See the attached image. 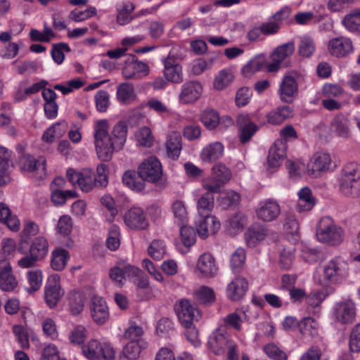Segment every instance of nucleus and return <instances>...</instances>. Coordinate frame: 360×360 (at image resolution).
I'll use <instances>...</instances> for the list:
<instances>
[{
    "label": "nucleus",
    "instance_id": "obj_1",
    "mask_svg": "<svg viewBox=\"0 0 360 360\" xmlns=\"http://www.w3.org/2000/svg\"><path fill=\"white\" fill-rule=\"evenodd\" d=\"M127 136L128 125L125 121L120 120L110 128L108 120H95L93 138L98 158L104 162L110 160L115 153L124 148Z\"/></svg>",
    "mask_w": 360,
    "mask_h": 360
},
{
    "label": "nucleus",
    "instance_id": "obj_2",
    "mask_svg": "<svg viewBox=\"0 0 360 360\" xmlns=\"http://www.w3.org/2000/svg\"><path fill=\"white\" fill-rule=\"evenodd\" d=\"M347 276L346 262L340 257H335L322 265L314 279L322 287L328 288L342 282Z\"/></svg>",
    "mask_w": 360,
    "mask_h": 360
},
{
    "label": "nucleus",
    "instance_id": "obj_3",
    "mask_svg": "<svg viewBox=\"0 0 360 360\" xmlns=\"http://www.w3.org/2000/svg\"><path fill=\"white\" fill-rule=\"evenodd\" d=\"M340 192L346 196H360V165L349 163L345 165L337 177Z\"/></svg>",
    "mask_w": 360,
    "mask_h": 360
},
{
    "label": "nucleus",
    "instance_id": "obj_4",
    "mask_svg": "<svg viewBox=\"0 0 360 360\" xmlns=\"http://www.w3.org/2000/svg\"><path fill=\"white\" fill-rule=\"evenodd\" d=\"M317 240L329 245H338L344 240L343 229L329 217H322L316 229Z\"/></svg>",
    "mask_w": 360,
    "mask_h": 360
},
{
    "label": "nucleus",
    "instance_id": "obj_5",
    "mask_svg": "<svg viewBox=\"0 0 360 360\" xmlns=\"http://www.w3.org/2000/svg\"><path fill=\"white\" fill-rule=\"evenodd\" d=\"M82 350L83 354L90 360H112L116 354V351L110 342L96 339H91L83 345Z\"/></svg>",
    "mask_w": 360,
    "mask_h": 360
},
{
    "label": "nucleus",
    "instance_id": "obj_6",
    "mask_svg": "<svg viewBox=\"0 0 360 360\" xmlns=\"http://www.w3.org/2000/svg\"><path fill=\"white\" fill-rule=\"evenodd\" d=\"M66 176L73 186H77L83 192H90L96 186V176L91 169L83 168L77 170L68 168Z\"/></svg>",
    "mask_w": 360,
    "mask_h": 360
},
{
    "label": "nucleus",
    "instance_id": "obj_7",
    "mask_svg": "<svg viewBox=\"0 0 360 360\" xmlns=\"http://www.w3.org/2000/svg\"><path fill=\"white\" fill-rule=\"evenodd\" d=\"M175 311L179 322L184 327L191 326L201 316L198 308L187 299H181L176 304Z\"/></svg>",
    "mask_w": 360,
    "mask_h": 360
},
{
    "label": "nucleus",
    "instance_id": "obj_8",
    "mask_svg": "<svg viewBox=\"0 0 360 360\" xmlns=\"http://www.w3.org/2000/svg\"><path fill=\"white\" fill-rule=\"evenodd\" d=\"M333 161L328 153L319 151L310 158L307 172L311 178H318L332 169Z\"/></svg>",
    "mask_w": 360,
    "mask_h": 360
},
{
    "label": "nucleus",
    "instance_id": "obj_9",
    "mask_svg": "<svg viewBox=\"0 0 360 360\" xmlns=\"http://www.w3.org/2000/svg\"><path fill=\"white\" fill-rule=\"evenodd\" d=\"M123 221L127 229L133 231L146 230L149 226V221L144 210L139 206H133L125 211Z\"/></svg>",
    "mask_w": 360,
    "mask_h": 360
},
{
    "label": "nucleus",
    "instance_id": "obj_10",
    "mask_svg": "<svg viewBox=\"0 0 360 360\" xmlns=\"http://www.w3.org/2000/svg\"><path fill=\"white\" fill-rule=\"evenodd\" d=\"M356 314V304L351 299H345L337 302L333 308L334 320L341 324L352 323L355 319Z\"/></svg>",
    "mask_w": 360,
    "mask_h": 360
},
{
    "label": "nucleus",
    "instance_id": "obj_11",
    "mask_svg": "<svg viewBox=\"0 0 360 360\" xmlns=\"http://www.w3.org/2000/svg\"><path fill=\"white\" fill-rule=\"evenodd\" d=\"M138 173L143 181L157 183L162 176V165L155 157H149L139 165Z\"/></svg>",
    "mask_w": 360,
    "mask_h": 360
},
{
    "label": "nucleus",
    "instance_id": "obj_12",
    "mask_svg": "<svg viewBox=\"0 0 360 360\" xmlns=\"http://www.w3.org/2000/svg\"><path fill=\"white\" fill-rule=\"evenodd\" d=\"M195 226L198 236L205 239L214 235L220 229L221 223L214 215L197 216L195 220Z\"/></svg>",
    "mask_w": 360,
    "mask_h": 360
},
{
    "label": "nucleus",
    "instance_id": "obj_13",
    "mask_svg": "<svg viewBox=\"0 0 360 360\" xmlns=\"http://www.w3.org/2000/svg\"><path fill=\"white\" fill-rule=\"evenodd\" d=\"M203 91L202 84L197 80L188 81L181 86L179 101L184 105L193 104L201 97Z\"/></svg>",
    "mask_w": 360,
    "mask_h": 360
},
{
    "label": "nucleus",
    "instance_id": "obj_14",
    "mask_svg": "<svg viewBox=\"0 0 360 360\" xmlns=\"http://www.w3.org/2000/svg\"><path fill=\"white\" fill-rule=\"evenodd\" d=\"M64 292L61 290L60 276L53 274L49 276L44 287V300L49 308H54Z\"/></svg>",
    "mask_w": 360,
    "mask_h": 360
},
{
    "label": "nucleus",
    "instance_id": "obj_15",
    "mask_svg": "<svg viewBox=\"0 0 360 360\" xmlns=\"http://www.w3.org/2000/svg\"><path fill=\"white\" fill-rule=\"evenodd\" d=\"M230 336L224 328H219L209 337L207 347L209 349L216 355H221L225 353L227 347L233 343Z\"/></svg>",
    "mask_w": 360,
    "mask_h": 360
},
{
    "label": "nucleus",
    "instance_id": "obj_16",
    "mask_svg": "<svg viewBox=\"0 0 360 360\" xmlns=\"http://www.w3.org/2000/svg\"><path fill=\"white\" fill-rule=\"evenodd\" d=\"M297 75L295 73H288L285 75L280 84L278 94L283 102H292L298 92V84L297 82Z\"/></svg>",
    "mask_w": 360,
    "mask_h": 360
},
{
    "label": "nucleus",
    "instance_id": "obj_17",
    "mask_svg": "<svg viewBox=\"0 0 360 360\" xmlns=\"http://www.w3.org/2000/svg\"><path fill=\"white\" fill-rule=\"evenodd\" d=\"M18 285V281L13 272L8 259H0V290L4 292H12Z\"/></svg>",
    "mask_w": 360,
    "mask_h": 360
},
{
    "label": "nucleus",
    "instance_id": "obj_18",
    "mask_svg": "<svg viewBox=\"0 0 360 360\" xmlns=\"http://www.w3.org/2000/svg\"><path fill=\"white\" fill-rule=\"evenodd\" d=\"M280 214L281 207L278 202L272 199L260 201L256 209V214L258 219L266 222L276 220Z\"/></svg>",
    "mask_w": 360,
    "mask_h": 360
},
{
    "label": "nucleus",
    "instance_id": "obj_19",
    "mask_svg": "<svg viewBox=\"0 0 360 360\" xmlns=\"http://www.w3.org/2000/svg\"><path fill=\"white\" fill-rule=\"evenodd\" d=\"M287 146L282 139H277L270 148L267 158V169L274 171L278 168L286 156Z\"/></svg>",
    "mask_w": 360,
    "mask_h": 360
},
{
    "label": "nucleus",
    "instance_id": "obj_20",
    "mask_svg": "<svg viewBox=\"0 0 360 360\" xmlns=\"http://www.w3.org/2000/svg\"><path fill=\"white\" fill-rule=\"evenodd\" d=\"M89 308L91 316L97 324L103 325L109 319V309L103 297L98 295L94 296Z\"/></svg>",
    "mask_w": 360,
    "mask_h": 360
},
{
    "label": "nucleus",
    "instance_id": "obj_21",
    "mask_svg": "<svg viewBox=\"0 0 360 360\" xmlns=\"http://www.w3.org/2000/svg\"><path fill=\"white\" fill-rule=\"evenodd\" d=\"M328 50L330 55L340 58L345 57L354 51L352 40L346 37H338L328 41Z\"/></svg>",
    "mask_w": 360,
    "mask_h": 360
},
{
    "label": "nucleus",
    "instance_id": "obj_22",
    "mask_svg": "<svg viewBox=\"0 0 360 360\" xmlns=\"http://www.w3.org/2000/svg\"><path fill=\"white\" fill-rule=\"evenodd\" d=\"M45 163L44 158L40 157L37 159L28 154L22 155L19 160V166L22 171L36 172L39 177L45 174Z\"/></svg>",
    "mask_w": 360,
    "mask_h": 360
},
{
    "label": "nucleus",
    "instance_id": "obj_23",
    "mask_svg": "<svg viewBox=\"0 0 360 360\" xmlns=\"http://www.w3.org/2000/svg\"><path fill=\"white\" fill-rule=\"evenodd\" d=\"M218 268L215 259L209 252L202 254L196 263L197 272L203 277H212L217 274Z\"/></svg>",
    "mask_w": 360,
    "mask_h": 360
},
{
    "label": "nucleus",
    "instance_id": "obj_24",
    "mask_svg": "<svg viewBox=\"0 0 360 360\" xmlns=\"http://www.w3.org/2000/svg\"><path fill=\"white\" fill-rule=\"evenodd\" d=\"M196 236L194 229L188 226H182L180 228L179 240L175 242L176 250L181 254H186L190 248L195 243Z\"/></svg>",
    "mask_w": 360,
    "mask_h": 360
},
{
    "label": "nucleus",
    "instance_id": "obj_25",
    "mask_svg": "<svg viewBox=\"0 0 360 360\" xmlns=\"http://www.w3.org/2000/svg\"><path fill=\"white\" fill-rule=\"evenodd\" d=\"M248 289V281L244 277L237 276L227 285L226 295L231 300L238 301L244 297Z\"/></svg>",
    "mask_w": 360,
    "mask_h": 360
},
{
    "label": "nucleus",
    "instance_id": "obj_26",
    "mask_svg": "<svg viewBox=\"0 0 360 360\" xmlns=\"http://www.w3.org/2000/svg\"><path fill=\"white\" fill-rule=\"evenodd\" d=\"M224 153V146L222 143L215 141L207 144L200 153V160L205 163H212L221 159Z\"/></svg>",
    "mask_w": 360,
    "mask_h": 360
},
{
    "label": "nucleus",
    "instance_id": "obj_27",
    "mask_svg": "<svg viewBox=\"0 0 360 360\" xmlns=\"http://www.w3.org/2000/svg\"><path fill=\"white\" fill-rule=\"evenodd\" d=\"M149 72V66L141 60H133L127 63L122 70V75L127 79H141Z\"/></svg>",
    "mask_w": 360,
    "mask_h": 360
},
{
    "label": "nucleus",
    "instance_id": "obj_28",
    "mask_svg": "<svg viewBox=\"0 0 360 360\" xmlns=\"http://www.w3.org/2000/svg\"><path fill=\"white\" fill-rule=\"evenodd\" d=\"M140 270L131 265L120 264L111 268L109 271V276L117 285L122 286L126 279L131 275H136Z\"/></svg>",
    "mask_w": 360,
    "mask_h": 360
},
{
    "label": "nucleus",
    "instance_id": "obj_29",
    "mask_svg": "<svg viewBox=\"0 0 360 360\" xmlns=\"http://www.w3.org/2000/svg\"><path fill=\"white\" fill-rule=\"evenodd\" d=\"M238 124L239 126V139L243 143L249 141L258 130V127L250 120L248 115H239Z\"/></svg>",
    "mask_w": 360,
    "mask_h": 360
},
{
    "label": "nucleus",
    "instance_id": "obj_30",
    "mask_svg": "<svg viewBox=\"0 0 360 360\" xmlns=\"http://www.w3.org/2000/svg\"><path fill=\"white\" fill-rule=\"evenodd\" d=\"M266 234L267 231L262 225L252 224L245 233V243L248 247L255 248L265 239Z\"/></svg>",
    "mask_w": 360,
    "mask_h": 360
},
{
    "label": "nucleus",
    "instance_id": "obj_31",
    "mask_svg": "<svg viewBox=\"0 0 360 360\" xmlns=\"http://www.w3.org/2000/svg\"><path fill=\"white\" fill-rule=\"evenodd\" d=\"M293 116V110L289 106H279L266 114V122L271 125H280Z\"/></svg>",
    "mask_w": 360,
    "mask_h": 360
},
{
    "label": "nucleus",
    "instance_id": "obj_32",
    "mask_svg": "<svg viewBox=\"0 0 360 360\" xmlns=\"http://www.w3.org/2000/svg\"><path fill=\"white\" fill-rule=\"evenodd\" d=\"M330 131L338 137L343 139L350 137L351 131L348 119L342 115L335 116L330 124Z\"/></svg>",
    "mask_w": 360,
    "mask_h": 360
},
{
    "label": "nucleus",
    "instance_id": "obj_33",
    "mask_svg": "<svg viewBox=\"0 0 360 360\" xmlns=\"http://www.w3.org/2000/svg\"><path fill=\"white\" fill-rule=\"evenodd\" d=\"M170 54L162 60L165 68L164 76L168 82L181 83L183 81L182 68L178 64L172 63Z\"/></svg>",
    "mask_w": 360,
    "mask_h": 360
},
{
    "label": "nucleus",
    "instance_id": "obj_34",
    "mask_svg": "<svg viewBox=\"0 0 360 360\" xmlns=\"http://www.w3.org/2000/svg\"><path fill=\"white\" fill-rule=\"evenodd\" d=\"M297 210L300 212L310 211L316 205V198L313 196L311 190L304 187L298 193Z\"/></svg>",
    "mask_w": 360,
    "mask_h": 360
},
{
    "label": "nucleus",
    "instance_id": "obj_35",
    "mask_svg": "<svg viewBox=\"0 0 360 360\" xmlns=\"http://www.w3.org/2000/svg\"><path fill=\"white\" fill-rule=\"evenodd\" d=\"M70 257V253L64 248L61 247L54 248L51 254V267L57 271L63 270Z\"/></svg>",
    "mask_w": 360,
    "mask_h": 360
},
{
    "label": "nucleus",
    "instance_id": "obj_36",
    "mask_svg": "<svg viewBox=\"0 0 360 360\" xmlns=\"http://www.w3.org/2000/svg\"><path fill=\"white\" fill-rule=\"evenodd\" d=\"M248 223L247 217L241 212H237L229 218L226 226L229 234L235 236L241 233Z\"/></svg>",
    "mask_w": 360,
    "mask_h": 360
},
{
    "label": "nucleus",
    "instance_id": "obj_37",
    "mask_svg": "<svg viewBox=\"0 0 360 360\" xmlns=\"http://www.w3.org/2000/svg\"><path fill=\"white\" fill-rule=\"evenodd\" d=\"M68 124L65 120H60L48 128L42 136L46 143H53L56 139L61 138L66 132Z\"/></svg>",
    "mask_w": 360,
    "mask_h": 360
},
{
    "label": "nucleus",
    "instance_id": "obj_38",
    "mask_svg": "<svg viewBox=\"0 0 360 360\" xmlns=\"http://www.w3.org/2000/svg\"><path fill=\"white\" fill-rule=\"evenodd\" d=\"M134 276H136L133 282L136 285L137 295L143 300L150 299L153 291L157 289L149 285V279L146 276L140 275L139 272Z\"/></svg>",
    "mask_w": 360,
    "mask_h": 360
},
{
    "label": "nucleus",
    "instance_id": "obj_39",
    "mask_svg": "<svg viewBox=\"0 0 360 360\" xmlns=\"http://www.w3.org/2000/svg\"><path fill=\"white\" fill-rule=\"evenodd\" d=\"M49 242L44 236L35 237L32 241L29 252L39 261L46 257L49 252Z\"/></svg>",
    "mask_w": 360,
    "mask_h": 360
},
{
    "label": "nucleus",
    "instance_id": "obj_40",
    "mask_svg": "<svg viewBox=\"0 0 360 360\" xmlns=\"http://www.w3.org/2000/svg\"><path fill=\"white\" fill-rule=\"evenodd\" d=\"M148 347V342L146 340L137 341H129L123 349L124 356L129 360L137 359L141 352Z\"/></svg>",
    "mask_w": 360,
    "mask_h": 360
},
{
    "label": "nucleus",
    "instance_id": "obj_41",
    "mask_svg": "<svg viewBox=\"0 0 360 360\" xmlns=\"http://www.w3.org/2000/svg\"><path fill=\"white\" fill-rule=\"evenodd\" d=\"M235 78L234 73L229 68H224L219 71L213 81V87L217 91L227 88Z\"/></svg>",
    "mask_w": 360,
    "mask_h": 360
},
{
    "label": "nucleus",
    "instance_id": "obj_42",
    "mask_svg": "<svg viewBox=\"0 0 360 360\" xmlns=\"http://www.w3.org/2000/svg\"><path fill=\"white\" fill-rule=\"evenodd\" d=\"M117 101L122 104H129L136 99V94L132 84L124 82L120 84L116 91Z\"/></svg>",
    "mask_w": 360,
    "mask_h": 360
},
{
    "label": "nucleus",
    "instance_id": "obj_43",
    "mask_svg": "<svg viewBox=\"0 0 360 360\" xmlns=\"http://www.w3.org/2000/svg\"><path fill=\"white\" fill-rule=\"evenodd\" d=\"M266 65V57L259 54L252 58L241 70L242 75L250 77L257 72L261 70Z\"/></svg>",
    "mask_w": 360,
    "mask_h": 360
},
{
    "label": "nucleus",
    "instance_id": "obj_44",
    "mask_svg": "<svg viewBox=\"0 0 360 360\" xmlns=\"http://www.w3.org/2000/svg\"><path fill=\"white\" fill-rule=\"evenodd\" d=\"M344 27L353 34L360 33V9L354 10L342 20Z\"/></svg>",
    "mask_w": 360,
    "mask_h": 360
},
{
    "label": "nucleus",
    "instance_id": "obj_45",
    "mask_svg": "<svg viewBox=\"0 0 360 360\" xmlns=\"http://www.w3.org/2000/svg\"><path fill=\"white\" fill-rule=\"evenodd\" d=\"M68 301L69 311L72 315H78L83 311L84 297L80 292L77 290L70 292L68 295Z\"/></svg>",
    "mask_w": 360,
    "mask_h": 360
},
{
    "label": "nucleus",
    "instance_id": "obj_46",
    "mask_svg": "<svg viewBox=\"0 0 360 360\" xmlns=\"http://www.w3.org/2000/svg\"><path fill=\"white\" fill-rule=\"evenodd\" d=\"M214 205L213 194L210 193H203L197 201V216L212 214Z\"/></svg>",
    "mask_w": 360,
    "mask_h": 360
},
{
    "label": "nucleus",
    "instance_id": "obj_47",
    "mask_svg": "<svg viewBox=\"0 0 360 360\" xmlns=\"http://www.w3.org/2000/svg\"><path fill=\"white\" fill-rule=\"evenodd\" d=\"M166 148L170 158L174 160L179 158L181 150V137L179 134L172 132L168 136Z\"/></svg>",
    "mask_w": 360,
    "mask_h": 360
},
{
    "label": "nucleus",
    "instance_id": "obj_48",
    "mask_svg": "<svg viewBox=\"0 0 360 360\" xmlns=\"http://www.w3.org/2000/svg\"><path fill=\"white\" fill-rule=\"evenodd\" d=\"M11 152L0 146V186L6 185L8 180V169Z\"/></svg>",
    "mask_w": 360,
    "mask_h": 360
},
{
    "label": "nucleus",
    "instance_id": "obj_49",
    "mask_svg": "<svg viewBox=\"0 0 360 360\" xmlns=\"http://www.w3.org/2000/svg\"><path fill=\"white\" fill-rule=\"evenodd\" d=\"M28 287L25 288L26 291L29 293H33L39 290L42 284L43 274L39 269L30 270L26 274Z\"/></svg>",
    "mask_w": 360,
    "mask_h": 360
},
{
    "label": "nucleus",
    "instance_id": "obj_50",
    "mask_svg": "<svg viewBox=\"0 0 360 360\" xmlns=\"http://www.w3.org/2000/svg\"><path fill=\"white\" fill-rule=\"evenodd\" d=\"M295 259V250L293 247H284L279 252L278 263L284 269H290Z\"/></svg>",
    "mask_w": 360,
    "mask_h": 360
},
{
    "label": "nucleus",
    "instance_id": "obj_51",
    "mask_svg": "<svg viewBox=\"0 0 360 360\" xmlns=\"http://www.w3.org/2000/svg\"><path fill=\"white\" fill-rule=\"evenodd\" d=\"M39 231L40 229L37 224L31 220L25 221L23 229L21 232V240L18 248V252L21 254H25L26 251L22 245L24 239H28L32 236H37L39 233Z\"/></svg>",
    "mask_w": 360,
    "mask_h": 360
},
{
    "label": "nucleus",
    "instance_id": "obj_52",
    "mask_svg": "<svg viewBox=\"0 0 360 360\" xmlns=\"http://www.w3.org/2000/svg\"><path fill=\"white\" fill-rule=\"evenodd\" d=\"M134 139L139 145L147 148L152 146L154 142L151 129L146 126L140 127L135 131Z\"/></svg>",
    "mask_w": 360,
    "mask_h": 360
},
{
    "label": "nucleus",
    "instance_id": "obj_53",
    "mask_svg": "<svg viewBox=\"0 0 360 360\" xmlns=\"http://www.w3.org/2000/svg\"><path fill=\"white\" fill-rule=\"evenodd\" d=\"M96 15V8L93 6H89L84 10L73 9L70 12L68 18L75 22H80L94 17Z\"/></svg>",
    "mask_w": 360,
    "mask_h": 360
},
{
    "label": "nucleus",
    "instance_id": "obj_54",
    "mask_svg": "<svg viewBox=\"0 0 360 360\" xmlns=\"http://www.w3.org/2000/svg\"><path fill=\"white\" fill-rule=\"evenodd\" d=\"M171 209L176 221L180 224H184L188 222V212L184 201L180 200H174Z\"/></svg>",
    "mask_w": 360,
    "mask_h": 360
},
{
    "label": "nucleus",
    "instance_id": "obj_55",
    "mask_svg": "<svg viewBox=\"0 0 360 360\" xmlns=\"http://www.w3.org/2000/svg\"><path fill=\"white\" fill-rule=\"evenodd\" d=\"M122 182L128 188L135 191H141L145 188V183L142 180L136 179V172L132 170H127L124 173Z\"/></svg>",
    "mask_w": 360,
    "mask_h": 360
},
{
    "label": "nucleus",
    "instance_id": "obj_56",
    "mask_svg": "<svg viewBox=\"0 0 360 360\" xmlns=\"http://www.w3.org/2000/svg\"><path fill=\"white\" fill-rule=\"evenodd\" d=\"M166 245L162 240H153L148 247V254L155 260L162 259L166 254Z\"/></svg>",
    "mask_w": 360,
    "mask_h": 360
},
{
    "label": "nucleus",
    "instance_id": "obj_57",
    "mask_svg": "<svg viewBox=\"0 0 360 360\" xmlns=\"http://www.w3.org/2000/svg\"><path fill=\"white\" fill-rule=\"evenodd\" d=\"M240 311L243 315V318L238 314V311L229 314L224 318V323L237 330L241 329L243 319L249 320L248 311L247 309H242Z\"/></svg>",
    "mask_w": 360,
    "mask_h": 360
},
{
    "label": "nucleus",
    "instance_id": "obj_58",
    "mask_svg": "<svg viewBox=\"0 0 360 360\" xmlns=\"http://www.w3.org/2000/svg\"><path fill=\"white\" fill-rule=\"evenodd\" d=\"M295 51V44L288 42L277 47L271 56L272 61L282 62L292 54Z\"/></svg>",
    "mask_w": 360,
    "mask_h": 360
},
{
    "label": "nucleus",
    "instance_id": "obj_59",
    "mask_svg": "<svg viewBox=\"0 0 360 360\" xmlns=\"http://www.w3.org/2000/svg\"><path fill=\"white\" fill-rule=\"evenodd\" d=\"M77 197V193L74 190H51V199L56 205H61L64 204L68 199L75 198Z\"/></svg>",
    "mask_w": 360,
    "mask_h": 360
},
{
    "label": "nucleus",
    "instance_id": "obj_60",
    "mask_svg": "<svg viewBox=\"0 0 360 360\" xmlns=\"http://www.w3.org/2000/svg\"><path fill=\"white\" fill-rule=\"evenodd\" d=\"M200 120L204 126L210 129H215L220 124L219 114L213 110H205L200 117Z\"/></svg>",
    "mask_w": 360,
    "mask_h": 360
},
{
    "label": "nucleus",
    "instance_id": "obj_61",
    "mask_svg": "<svg viewBox=\"0 0 360 360\" xmlns=\"http://www.w3.org/2000/svg\"><path fill=\"white\" fill-rule=\"evenodd\" d=\"M298 326L301 333L305 335L314 336L318 333L319 323L311 317L304 318Z\"/></svg>",
    "mask_w": 360,
    "mask_h": 360
},
{
    "label": "nucleus",
    "instance_id": "obj_62",
    "mask_svg": "<svg viewBox=\"0 0 360 360\" xmlns=\"http://www.w3.org/2000/svg\"><path fill=\"white\" fill-rule=\"evenodd\" d=\"M134 10V6L131 2H126L122 7L118 10L116 20L120 25H125L131 20V13Z\"/></svg>",
    "mask_w": 360,
    "mask_h": 360
},
{
    "label": "nucleus",
    "instance_id": "obj_63",
    "mask_svg": "<svg viewBox=\"0 0 360 360\" xmlns=\"http://www.w3.org/2000/svg\"><path fill=\"white\" fill-rule=\"evenodd\" d=\"M30 37L32 41L49 42L55 37V34L53 30L47 26L46 23H44L43 32L32 29L30 32Z\"/></svg>",
    "mask_w": 360,
    "mask_h": 360
},
{
    "label": "nucleus",
    "instance_id": "obj_64",
    "mask_svg": "<svg viewBox=\"0 0 360 360\" xmlns=\"http://www.w3.org/2000/svg\"><path fill=\"white\" fill-rule=\"evenodd\" d=\"M245 250L242 248H237L231 256L230 264L231 269L235 271H240L245 264Z\"/></svg>",
    "mask_w": 360,
    "mask_h": 360
}]
</instances>
